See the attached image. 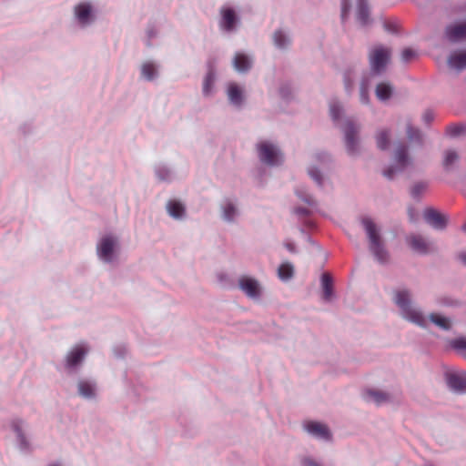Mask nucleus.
Here are the masks:
<instances>
[{
  "mask_svg": "<svg viewBox=\"0 0 466 466\" xmlns=\"http://www.w3.org/2000/svg\"><path fill=\"white\" fill-rule=\"evenodd\" d=\"M361 222L368 235L371 252L380 262H386L388 259V253L382 246L377 226L369 218H364Z\"/></svg>",
  "mask_w": 466,
  "mask_h": 466,
  "instance_id": "nucleus-1",
  "label": "nucleus"
},
{
  "mask_svg": "<svg viewBox=\"0 0 466 466\" xmlns=\"http://www.w3.org/2000/svg\"><path fill=\"white\" fill-rule=\"evenodd\" d=\"M395 303L401 309L402 315L407 319L420 326L425 325V318L420 311L413 308L410 299V293L407 290H398L395 293Z\"/></svg>",
  "mask_w": 466,
  "mask_h": 466,
  "instance_id": "nucleus-2",
  "label": "nucleus"
},
{
  "mask_svg": "<svg viewBox=\"0 0 466 466\" xmlns=\"http://www.w3.org/2000/svg\"><path fill=\"white\" fill-rule=\"evenodd\" d=\"M391 49L382 45H377L370 48L369 52V62L370 70L374 74L383 72L390 62Z\"/></svg>",
  "mask_w": 466,
  "mask_h": 466,
  "instance_id": "nucleus-3",
  "label": "nucleus"
},
{
  "mask_svg": "<svg viewBox=\"0 0 466 466\" xmlns=\"http://www.w3.org/2000/svg\"><path fill=\"white\" fill-rule=\"evenodd\" d=\"M395 161V166L390 167L383 172L384 177L389 179H391L395 173L402 171L410 164V158L408 157V151L405 146H399L396 149Z\"/></svg>",
  "mask_w": 466,
  "mask_h": 466,
  "instance_id": "nucleus-4",
  "label": "nucleus"
},
{
  "mask_svg": "<svg viewBox=\"0 0 466 466\" xmlns=\"http://www.w3.org/2000/svg\"><path fill=\"white\" fill-rule=\"evenodd\" d=\"M258 150L260 160L268 165H277L281 160L280 154L277 147L268 142L259 143L258 145Z\"/></svg>",
  "mask_w": 466,
  "mask_h": 466,
  "instance_id": "nucleus-5",
  "label": "nucleus"
},
{
  "mask_svg": "<svg viewBox=\"0 0 466 466\" xmlns=\"http://www.w3.org/2000/svg\"><path fill=\"white\" fill-rule=\"evenodd\" d=\"M360 128L354 125L351 121H348L345 126V141L348 152L354 154L358 149V137Z\"/></svg>",
  "mask_w": 466,
  "mask_h": 466,
  "instance_id": "nucleus-6",
  "label": "nucleus"
},
{
  "mask_svg": "<svg viewBox=\"0 0 466 466\" xmlns=\"http://www.w3.org/2000/svg\"><path fill=\"white\" fill-rule=\"evenodd\" d=\"M238 286L249 298H258L260 295L259 284L255 279L243 276L238 280Z\"/></svg>",
  "mask_w": 466,
  "mask_h": 466,
  "instance_id": "nucleus-7",
  "label": "nucleus"
},
{
  "mask_svg": "<svg viewBox=\"0 0 466 466\" xmlns=\"http://www.w3.org/2000/svg\"><path fill=\"white\" fill-rule=\"evenodd\" d=\"M116 241L111 237H105L101 239L97 246V253L100 258L106 262H110L113 258V251Z\"/></svg>",
  "mask_w": 466,
  "mask_h": 466,
  "instance_id": "nucleus-8",
  "label": "nucleus"
},
{
  "mask_svg": "<svg viewBox=\"0 0 466 466\" xmlns=\"http://www.w3.org/2000/svg\"><path fill=\"white\" fill-rule=\"evenodd\" d=\"M423 217L424 219L435 228L442 229L446 227L447 219L445 216L433 208H426Z\"/></svg>",
  "mask_w": 466,
  "mask_h": 466,
  "instance_id": "nucleus-9",
  "label": "nucleus"
},
{
  "mask_svg": "<svg viewBox=\"0 0 466 466\" xmlns=\"http://www.w3.org/2000/svg\"><path fill=\"white\" fill-rule=\"evenodd\" d=\"M447 383L448 386L455 392H466V372L448 374Z\"/></svg>",
  "mask_w": 466,
  "mask_h": 466,
  "instance_id": "nucleus-10",
  "label": "nucleus"
},
{
  "mask_svg": "<svg viewBox=\"0 0 466 466\" xmlns=\"http://www.w3.org/2000/svg\"><path fill=\"white\" fill-rule=\"evenodd\" d=\"M410 247L419 254H428L431 251V245L420 235H410L407 238Z\"/></svg>",
  "mask_w": 466,
  "mask_h": 466,
  "instance_id": "nucleus-11",
  "label": "nucleus"
},
{
  "mask_svg": "<svg viewBox=\"0 0 466 466\" xmlns=\"http://www.w3.org/2000/svg\"><path fill=\"white\" fill-rule=\"evenodd\" d=\"M446 36L452 42L466 39V22L447 26Z\"/></svg>",
  "mask_w": 466,
  "mask_h": 466,
  "instance_id": "nucleus-12",
  "label": "nucleus"
},
{
  "mask_svg": "<svg viewBox=\"0 0 466 466\" xmlns=\"http://www.w3.org/2000/svg\"><path fill=\"white\" fill-rule=\"evenodd\" d=\"M451 68L461 71L466 68V50L455 51L448 58Z\"/></svg>",
  "mask_w": 466,
  "mask_h": 466,
  "instance_id": "nucleus-13",
  "label": "nucleus"
},
{
  "mask_svg": "<svg viewBox=\"0 0 466 466\" xmlns=\"http://www.w3.org/2000/svg\"><path fill=\"white\" fill-rule=\"evenodd\" d=\"M305 429L307 431L311 433L312 435L322 438L325 440H329L330 438V433L328 427L322 423L316 421H309L305 424Z\"/></svg>",
  "mask_w": 466,
  "mask_h": 466,
  "instance_id": "nucleus-14",
  "label": "nucleus"
},
{
  "mask_svg": "<svg viewBox=\"0 0 466 466\" xmlns=\"http://www.w3.org/2000/svg\"><path fill=\"white\" fill-rule=\"evenodd\" d=\"M86 350L82 346L75 347L66 357V364L68 367H74L81 362Z\"/></svg>",
  "mask_w": 466,
  "mask_h": 466,
  "instance_id": "nucleus-15",
  "label": "nucleus"
},
{
  "mask_svg": "<svg viewBox=\"0 0 466 466\" xmlns=\"http://www.w3.org/2000/svg\"><path fill=\"white\" fill-rule=\"evenodd\" d=\"M221 26L227 31H231L237 20L234 10L231 8H224L221 10Z\"/></svg>",
  "mask_w": 466,
  "mask_h": 466,
  "instance_id": "nucleus-16",
  "label": "nucleus"
},
{
  "mask_svg": "<svg viewBox=\"0 0 466 466\" xmlns=\"http://www.w3.org/2000/svg\"><path fill=\"white\" fill-rule=\"evenodd\" d=\"M228 96L232 104L236 106H240L242 104L243 92L242 89L236 83H230L228 85Z\"/></svg>",
  "mask_w": 466,
  "mask_h": 466,
  "instance_id": "nucleus-17",
  "label": "nucleus"
},
{
  "mask_svg": "<svg viewBox=\"0 0 466 466\" xmlns=\"http://www.w3.org/2000/svg\"><path fill=\"white\" fill-rule=\"evenodd\" d=\"M233 66L238 72H247L251 67V60L248 56L238 53L234 57Z\"/></svg>",
  "mask_w": 466,
  "mask_h": 466,
  "instance_id": "nucleus-18",
  "label": "nucleus"
},
{
  "mask_svg": "<svg viewBox=\"0 0 466 466\" xmlns=\"http://www.w3.org/2000/svg\"><path fill=\"white\" fill-rule=\"evenodd\" d=\"M75 14L81 24H86L91 14V5L81 3L75 7Z\"/></svg>",
  "mask_w": 466,
  "mask_h": 466,
  "instance_id": "nucleus-19",
  "label": "nucleus"
},
{
  "mask_svg": "<svg viewBox=\"0 0 466 466\" xmlns=\"http://www.w3.org/2000/svg\"><path fill=\"white\" fill-rule=\"evenodd\" d=\"M321 286H322L323 299L325 300H329L332 297L333 282H332L331 277L328 273L322 274Z\"/></svg>",
  "mask_w": 466,
  "mask_h": 466,
  "instance_id": "nucleus-20",
  "label": "nucleus"
},
{
  "mask_svg": "<svg viewBox=\"0 0 466 466\" xmlns=\"http://www.w3.org/2000/svg\"><path fill=\"white\" fill-rule=\"evenodd\" d=\"M169 215L175 218H180L185 213L184 206L176 200H170L167 205Z\"/></svg>",
  "mask_w": 466,
  "mask_h": 466,
  "instance_id": "nucleus-21",
  "label": "nucleus"
},
{
  "mask_svg": "<svg viewBox=\"0 0 466 466\" xmlns=\"http://www.w3.org/2000/svg\"><path fill=\"white\" fill-rule=\"evenodd\" d=\"M294 275V267L289 262H283L278 268V276L281 280H289Z\"/></svg>",
  "mask_w": 466,
  "mask_h": 466,
  "instance_id": "nucleus-22",
  "label": "nucleus"
},
{
  "mask_svg": "<svg viewBox=\"0 0 466 466\" xmlns=\"http://www.w3.org/2000/svg\"><path fill=\"white\" fill-rule=\"evenodd\" d=\"M357 18L363 25H366L369 23V8L365 0L358 1Z\"/></svg>",
  "mask_w": 466,
  "mask_h": 466,
  "instance_id": "nucleus-23",
  "label": "nucleus"
},
{
  "mask_svg": "<svg viewBox=\"0 0 466 466\" xmlns=\"http://www.w3.org/2000/svg\"><path fill=\"white\" fill-rule=\"evenodd\" d=\"M430 319L441 329L448 330L451 327V319L442 315L432 313L430 315Z\"/></svg>",
  "mask_w": 466,
  "mask_h": 466,
  "instance_id": "nucleus-24",
  "label": "nucleus"
},
{
  "mask_svg": "<svg viewBox=\"0 0 466 466\" xmlns=\"http://www.w3.org/2000/svg\"><path fill=\"white\" fill-rule=\"evenodd\" d=\"M78 392L85 398H92L95 395L94 385L88 381L81 380L78 383Z\"/></svg>",
  "mask_w": 466,
  "mask_h": 466,
  "instance_id": "nucleus-25",
  "label": "nucleus"
},
{
  "mask_svg": "<svg viewBox=\"0 0 466 466\" xmlns=\"http://www.w3.org/2000/svg\"><path fill=\"white\" fill-rule=\"evenodd\" d=\"M392 88L386 83H380L376 87V96L380 100H387L390 97Z\"/></svg>",
  "mask_w": 466,
  "mask_h": 466,
  "instance_id": "nucleus-26",
  "label": "nucleus"
},
{
  "mask_svg": "<svg viewBox=\"0 0 466 466\" xmlns=\"http://www.w3.org/2000/svg\"><path fill=\"white\" fill-rule=\"evenodd\" d=\"M141 74L147 80H153L157 75V68L151 62L144 63L141 66Z\"/></svg>",
  "mask_w": 466,
  "mask_h": 466,
  "instance_id": "nucleus-27",
  "label": "nucleus"
},
{
  "mask_svg": "<svg viewBox=\"0 0 466 466\" xmlns=\"http://www.w3.org/2000/svg\"><path fill=\"white\" fill-rule=\"evenodd\" d=\"M376 143L380 149H386L390 143V133L387 130H380L378 132L376 135Z\"/></svg>",
  "mask_w": 466,
  "mask_h": 466,
  "instance_id": "nucleus-28",
  "label": "nucleus"
},
{
  "mask_svg": "<svg viewBox=\"0 0 466 466\" xmlns=\"http://www.w3.org/2000/svg\"><path fill=\"white\" fill-rule=\"evenodd\" d=\"M367 396L377 404H381L389 400L387 393L378 390H368Z\"/></svg>",
  "mask_w": 466,
  "mask_h": 466,
  "instance_id": "nucleus-29",
  "label": "nucleus"
},
{
  "mask_svg": "<svg viewBox=\"0 0 466 466\" xmlns=\"http://www.w3.org/2000/svg\"><path fill=\"white\" fill-rule=\"evenodd\" d=\"M459 159L458 154L453 150H447L444 153L443 167L445 169H450L454 163Z\"/></svg>",
  "mask_w": 466,
  "mask_h": 466,
  "instance_id": "nucleus-30",
  "label": "nucleus"
},
{
  "mask_svg": "<svg viewBox=\"0 0 466 466\" xmlns=\"http://www.w3.org/2000/svg\"><path fill=\"white\" fill-rule=\"evenodd\" d=\"M427 189H428L427 182H423V181L417 182L412 186V187L410 189V194H411L412 198H419L426 192Z\"/></svg>",
  "mask_w": 466,
  "mask_h": 466,
  "instance_id": "nucleus-31",
  "label": "nucleus"
},
{
  "mask_svg": "<svg viewBox=\"0 0 466 466\" xmlns=\"http://www.w3.org/2000/svg\"><path fill=\"white\" fill-rule=\"evenodd\" d=\"M274 44L279 48H284L286 46L289 44V40L283 34L282 31L279 30L274 33L273 35Z\"/></svg>",
  "mask_w": 466,
  "mask_h": 466,
  "instance_id": "nucleus-32",
  "label": "nucleus"
},
{
  "mask_svg": "<svg viewBox=\"0 0 466 466\" xmlns=\"http://www.w3.org/2000/svg\"><path fill=\"white\" fill-rule=\"evenodd\" d=\"M465 128L461 125H451L446 128V134L450 137H457L462 132H464Z\"/></svg>",
  "mask_w": 466,
  "mask_h": 466,
  "instance_id": "nucleus-33",
  "label": "nucleus"
},
{
  "mask_svg": "<svg viewBox=\"0 0 466 466\" xmlns=\"http://www.w3.org/2000/svg\"><path fill=\"white\" fill-rule=\"evenodd\" d=\"M236 215V208L232 203H228L223 208V216L227 220H232Z\"/></svg>",
  "mask_w": 466,
  "mask_h": 466,
  "instance_id": "nucleus-34",
  "label": "nucleus"
},
{
  "mask_svg": "<svg viewBox=\"0 0 466 466\" xmlns=\"http://www.w3.org/2000/svg\"><path fill=\"white\" fill-rule=\"evenodd\" d=\"M417 56V53L411 48H405L401 53V58L404 62H410Z\"/></svg>",
  "mask_w": 466,
  "mask_h": 466,
  "instance_id": "nucleus-35",
  "label": "nucleus"
},
{
  "mask_svg": "<svg viewBox=\"0 0 466 466\" xmlns=\"http://www.w3.org/2000/svg\"><path fill=\"white\" fill-rule=\"evenodd\" d=\"M329 112H330L331 117L334 120H337L339 117V115H340V112H341V107H340V106L338 103H333L329 106Z\"/></svg>",
  "mask_w": 466,
  "mask_h": 466,
  "instance_id": "nucleus-36",
  "label": "nucleus"
},
{
  "mask_svg": "<svg viewBox=\"0 0 466 466\" xmlns=\"http://www.w3.org/2000/svg\"><path fill=\"white\" fill-rule=\"evenodd\" d=\"M407 134H408V137H409L410 140H418V141L421 140L420 133L416 128H413L411 127H408Z\"/></svg>",
  "mask_w": 466,
  "mask_h": 466,
  "instance_id": "nucleus-37",
  "label": "nucleus"
},
{
  "mask_svg": "<svg viewBox=\"0 0 466 466\" xmlns=\"http://www.w3.org/2000/svg\"><path fill=\"white\" fill-rule=\"evenodd\" d=\"M451 345L458 350H466V339L460 338L452 340Z\"/></svg>",
  "mask_w": 466,
  "mask_h": 466,
  "instance_id": "nucleus-38",
  "label": "nucleus"
},
{
  "mask_svg": "<svg viewBox=\"0 0 466 466\" xmlns=\"http://www.w3.org/2000/svg\"><path fill=\"white\" fill-rule=\"evenodd\" d=\"M360 101L363 104H368L369 103L368 89H367V86H365V84H362L361 86H360Z\"/></svg>",
  "mask_w": 466,
  "mask_h": 466,
  "instance_id": "nucleus-39",
  "label": "nucleus"
},
{
  "mask_svg": "<svg viewBox=\"0 0 466 466\" xmlns=\"http://www.w3.org/2000/svg\"><path fill=\"white\" fill-rule=\"evenodd\" d=\"M309 174L317 182L318 185H321L322 177L318 169L312 167L309 170Z\"/></svg>",
  "mask_w": 466,
  "mask_h": 466,
  "instance_id": "nucleus-40",
  "label": "nucleus"
},
{
  "mask_svg": "<svg viewBox=\"0 0 466 466\" xmlns=\"http://www.w3.org/2000/svg\"><path fill=\"white\" fill-rule=\"evenodd\" d=\"M212 83H213V78H212V76L210 75H208L206 77V79L204 81V86H203V92H204L205 95H208L209 94Z\"/></svg>",
  "mask_w": 466,
  "mask_h": 466,
  "instance_id": "nucleus-41",
  "label": "nucleus"
},
{
  "mask_svg": "<svg viewBox=\"0 0 466 466\" xmlns=\"http://www.w3.org/2000/svg\"><path fill=\"white\" fill-rule=\"evenodd\" d=\"M350 5L349 0H342L341 2V17L342 19L345 18L347 14L349 13Z\"/></svg>",
  "mask_w": 466,
  "mask_h": 466,
  "instance_id": "nucleus-42",
  "label": "nucleus"
},
{
  "mask_svg": "<svg viewBox=\"0 0 466 466\" xmlns=\"http://www.w3.org/2000/svg\"><path fill=\"white\" fill-rule=\"evenodd\" d=\"M303 466H319L316 461L311 459H304L302 461Z\"/></svg>",
  "mask_w": 466,
  "mask_h": 466,
  "instance_id": "nucleus-43",
  "label": "nucleus"
},
{
  "mask_svg": "<svg viewBox=\"0 0 466 466\" xmlns=\"http://www.w3.org/2000/svg\"><path fill=\"white\" fill-rule=\"evenodd\" d=\"M423 119L426 123H430L433 119V114L431 111H426L423 114Z\"/></svg>",
  "mask_w": 466,
  "mask_h": 466,
  "instance_id": "nucleus-44",
  "label": "nucleus"
},
{
  "mask_svg": "<svg viewBox=\"0 0 466 466\" xmlns=\"http://www.w3.org/2000/svg\"><path fill=\"white\" fill-rule=\"evenodd\" d=\"M295 212L298 214V215H301V216H306L309 214V211L307 208H298L295 209Z\"/></svg>",
  "mask_w": 466,
  "mask_h": 466,
  "instance_id": "nucleus-45",
  "label": "nucleus"
},
{
  "mask_svg": "<svg viewBox=\"0 0 466 466\" xmlns=\"http://www.w3.org/2000/svg\"><path fill=\"white\" fill-rule=\"evenodd\" d=\"M285 247L287 248V249H288L289 252L294 253V252L296 251L295 246H294V244H292V243H287V244L285 245Z\"/></svg>",
  "mask_w": 466,
  "mask_h": 466,
  "instance_id": "nucleus-46",
  "label": "nucleus"
},
{
  "mask_svg": "<svg viewBox=\"0 0 466 466\" xmlns=\"http://www.w3.org/2000/svg\"><path fill=\"white\" fill-rule=\"evenodd\" d=\"M460 259L466 265V253L460 254Z\"/></svg>",
  "mask_w": 466,
  "mask_h": 466,
  "instance_id": "nucleus-47",
  "label": "nucleus"
},
{
  "mask_svg": "<svg viewBox=\"0 0 466 466\" xmlns=\"http://www.w3.org/2000/svg\"><path fill=\"white\" fill-rule=\"evenodd\" d=\"M303 200L305 202H307L308 204H309V205H313L314 204V201H313V199L311 198H303Z\"/></svg>",
  "mask_w": 466,
  "mask_h": 466,
  "instance_id": "nucleus-48",
  "label": "nucleus"
},
{
  "mask_svg": "<svg viewBox=\"0 0 466 466\" xmlns=\"http://www.w3.org/2000/svg\"><path fill=\"white\" fill-rule=\"evenodd\" d=\"M147 35H148V37L149 39L152 38L153 36H155V32L153 30H148L147 31Z\"/></svg>",
  "mask_w": 466,
  "mask_h": 466,
  "instance_id": "nucleus-49",
  "label": "nucleus"
},
{
  "mask_svg": "<svg viewBox=\"0 0 466 466\" xmlns=\"http://www.w3.org/2000/svg\"><path fill=\"white\" fill-rule=\"evenodd\" d=\"M350 86H351L350 82L347 78H345V86H346V88L347 89L350 88Z\"/></svg>",
  "mask_w": 466,
  "mask_h": 466,
  "instance_id": "nucleus-50",
  "label": "nucleus"
},
{
  "mask_svg": "<svg viewBox=\"0 0 466 466\" xmlns=\"http://www.w3.org/2000/svg\"><path fill=\"white\" fill-rule=\"evenodd\" d=\"M409 216H410V220H414V216H413L412 209L409 210Z\"/></svg>",
  "mask_w": 466,
  "mask_h": 466,
  "instance_id": "nucleus-51",
  "label": "nucleus"
},
{
  "mask_svg": "<svg viewBox=\"0 0 466 466\" xmlns=\"http://www.w3.org/2000/svg\"><path fill=\"white\" fill-rule=\"evenodd\" d=\"M384 26L387 30H391L390 25L389 23H385Z\"/></svg>",
  "mask_w": 466,
  "mask_h": 466,
  "instance_id": "nucleus-52",
  "label": "nucleus"
},
{
  "mask_svg": "<svg viewBox=\"0 0 466 466\" xmlns=\"http://www.w3.org/2000/svg\"><path fill=\"white\" fill-rule=\"evenodd\" d=\"M463 230L466 232V223L463 226Z\"/></svg>",
  "mask_w": 466,
  "mask_h": 466,
  "instance_id": "nucleus-53",
  "label": "nucleus"
}]
</instances>
